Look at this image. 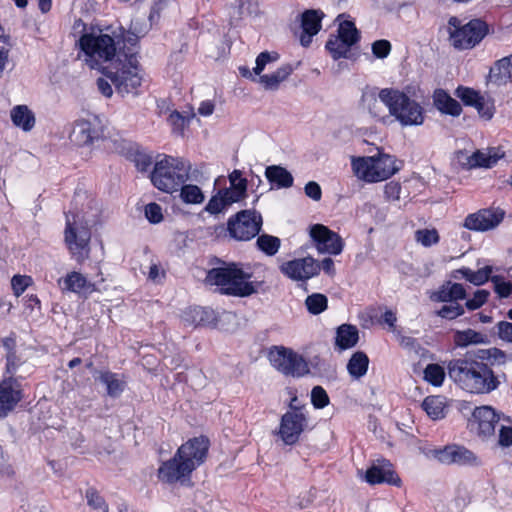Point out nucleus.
<instances>
[{
  "label": "nucleus",
  "instance_id": "nucleus-55",
  "mask_svg": "<svg viewBox=\"0 0 512 512\" xmlns=\"http://www.w3.org/2000/svg\"><path fill=\"white\" fill-rule=\"evenodd\" d=\"M329 396L322 386H315L311 391V403L316 409H323L329 404Z\"/></svg>",
  "mask_w": 512,
  "mask_h": 512
},
{
  "label": "nucleus",
  "instance_id": "nucleus-31",
  "mask_svg": "<svg viewBox=\"0 0 512 512\" xmlns=\"http://www.w3.org/2000/svg\"><path fill=\"white\" fill-rule=\"evenodd\" d=\"M265 176L271 186L277 189L290 188L294 182L292 174L280 165L266 167Z\"/></svg>",
  "mask_w": 512,
  "mask_h": 512
},
{
  "label": "nucleus",
  "instance_id": "nucleus-57",
  "mask_svg": "<svg viewBox=\"0 0 512 512\" xmlns=\"http://www.w3.org/2000/svg\"><path fill=\"white\" fill-rule=\"evenodd\" d=\"M86 499L89 506L98 509L99 512H108V506L104 499L98 494L96 489L89 488L86 490Z\"/></svg>",
  "mask_w": 512,
  "mask_h": 512
},
{
  "label": "nucleus",
  "instance_id": "nucleus-15",
  "mask_svg": "<svg viewBox=\"0 0 512 512\" xmlns=\"http://www.w3.org/2000/svg\"><path fill=\"white\" fill-rule=\"evenodd\" d=\"M429 455L441 464L461 465V466H479L481 460L472 451L460 445H447L443 448L429 451Z\"/></svg>",
  "mask_w": 512,
  "mask_h": 512
},
{
  "label": "nucleus",
  "instance_id": "nucleus-64",
  "mask_svg": "<svg viewBox=\"0 0 512 512\" xmlns=\"http://www.w3.org/2000/svg\"><path fill=\"white\" fill-rule=\"evenodd\" d=\"M498 337L508 343H512V323L500 321L496 325Z\"/></svg>",
  "mask_w": 512,
  "mask_h": 512
},
{
  "label": "nucleus",
  "instance_id": "nucleus-6",
  "mask_svg": "<svg viewBox=\"0 0 512 512\" xmlns=\"http://www.w3.org/2000/svg\"><path fill=\"white\" fill-rule=\"evenodd\" d=\"M384 105L402 127L420 126L425 121V109L403 90L382 88Z\"/></svg>",
  "mask_w": 512,
  "mask_h": 512
},
{
  "label": "nucleus",
  "instance_id": "nucleus-14",
  "mask_svg": "<svg viewBox=\"0 0 512 512\" xmlns=\"http://www.w3.org/2000/svg\"><path fill=\"white\" fill-rule=\"evenodd\" d=\"M103 134V124L98 115L87 113L74 123L70 139L78 146H87L99 140Z\"/></svg>",
  "mask_w": 512,
  "mask_h": 512
},
{
  "label": "nucleus",
  "instance_id": "nucleus-32",
  "mask_svg": "<svg viewBox=\"0 0 512 512\" xmlns=\"http://www.w3.org/2000/svg\"><path fill=\"white\" fill-rule=\"evenodd\" d=\"M369 358L363 351H356L352 354L347 363V371L354 380H359L367 374Z\"/></svg>",
  "mask_w": 512,
  "mask_h": 512
},
{
  "label": "nucleus",
  "instance_id": "nucleus-17",
  "mask_svg": "<svg viewBox=\"0 0 512 512\" xmlns=\"http://www.w3.org/2000/svg\"><path fill=\"white\" fill-rule=\"evenodd\" d=\"M280 271L293 281L306 282L319 274L320 266L314 258L308 256L284 262Z\"/></svg>",
  "mask_w": 512,
  "mask_h": 512
},
{
  "label": "nucleus",
  "instance_id": "nucleus-38",
  "mask_svg": "<svg viewBox=\"0 0 512 512\" xmlns=\"http://www.w3.org/2000/svg\"><path fill=\"white\" fill-rule=\"evenodd\" d=\"M293 72V67L290 64H285L279 67L276 71L270 74L260 75L259 82L268 90H276L280 83L285 81Z\"/></svg>",
  "mask_w": 512,
  "mask_h": 512
},
{
  "label": "nucleus",
  "instance_id": "nucleus-40",
  "mask_svg": "<svg viewBox=\"0 0 512 512\" xmlns=\"http://www.w3.org/2000/svg\"><path fill=\"white\" fill-rule=\"evenodd\" d=\"M422 408L433 420H440L446 415V402L442 396H428L422 402Z\"/></svg>",
  "mask_w": 512,
  "mask_h": 512
},
{
  "label": "nucleus",
  "instance_id": "nucleus-26",
  "mask_svg": "<svg viewBox=\"0 0 512 512\" xmlns=\"http://www.w3.org/2000/svg\"><path fill=\"white\" fill-rule=\"evenodd\" d=\"M488 80L497 86L512 82V54L494 63L490 68Z\"/></svg>",
  "mask_w": 512,
  "mask_h": 512
},
{
  "label": "nucleus",
  "instance_id": "nucleus-46",
  "mask_svg": "<svg viewBox=\"0 0 512 512\" xmlns=\"http://www.w3.org/2000/svg\"><path fill=\"white\" fill-rule=\"evenodd\" d=\"M280 239L276 236L262 234L257 238L256 245L260 251L268 256L275 255L280 248Z\"/></svg>",
  "mask_w": 512,
  "mask_h": 512
},
{
  "label": "nucleus",
  "instance_id": "nucleus-54",
  "mask_svg": "<svg viewBox=\"0 0 512 512\" xmlns=\"http://www.w3.org/2000/svg\"><path fill=\"white\" fill-rule=\"evenodd\" d=\"M444 305L437 311V315L443 319L453 320L464 314V307L458 303Z\"/></svg>",
  "mask_w": 512,
  "mask_h": 512
},
{
  "label": "nucleus",
  "instance_id": "nucleus-22",
  "mask_svg": "<svg viewBox=\"0 0 512 512\" xmlns=\"http://www.w3.org/2000/svg\"><path fill=\"white\" fill-rule=\"evenodd\" d=\"M4 357V368L2 376H16L19 368L25 363L23 356L17 349V341L15 335H10L1 341Z\"/></svg>",
  "mask_w": 512,
  "mask_h": 512
},
{
  "label": "nucleus",
  "instance_id": "nucleus-10",
  "mask_svg": "<svg viewBox=\"0 0 512 512\" xmlns=\"http://www.w3.org/2000/svg\"><path fill=\"white\" fill-rule=\"evenodd\" d=\"M297 400L296 396L291 399L289 410L282 415L277 431L279 438L288 446L295 445L308 426V415L304 406H293V402Z\"/></svg>",
  "mask_w": 512,
  "mask_h": 512
},
{
  "label": "nucleus",
  "instance_id": "nucleus-12",
  "mask_svg": "<svg viewBox=\"0 0 512 512\" xmlns=\"http://www.w3.org/2000/svg\"><path fill=\"white\" fill-rule=\"evenodd\" d=\"M262 216L256 210H242L228 221L231 237L239 241H248L259 234L262 228Z\"/></svg>",
  "mask_w": 512,
  "mask_h": 512
},
{
  "label": "nucleus",
  "instance_id": "nucleus-43",
  "mask_svg": "<svg viewBox=\"0 0 512 512\" xmlns=\"http://www.w3.org/2000/svg\"><path fill=\"white\" fill-rule=\"evenodd\" d=\"M351 45L336 36H331L325 44V48L334 60L349 58Z\"/></svg>",
  "mask_w": 512,
  "mask_h": 512
},
{
  "label": "nucleus",
  "instance_id": "nucleus-25",
  "mask_svg": "<svg viewBox=\"0 0 512 512\" xmlns=\"http://www.w3.org/2000/svg\"><path fill=\"white\" fill-rule=\"evenodd\" d=\"M59 289L63 292L75 294L91 293L95 290V285L91 283L82 273L71 271L64 277L57 280Z\"/></svg>",
  "mask_w": 512,
  "mask_h": 512
},
{
  "label": "nucleus",
  "instance_id": "nucleus-39",
  "mask_svg": "<svg viewBox=\"0 0 512 512\" xmlns=\"http://www.w3.org/2000/svg\"><path fill=\"white\" fill-rule=\"evenodd\" d=\"M213 319V311L203 307L188 308L183 313V321L187 325L202 326L207 325Z\"/></svg>",
  "mask_w": 512,
  "mask_h": 512
},
{
  "label": "nucleus",
  "instance_id": "nucleus-42",
  "mask_svg": "<svg viewBox=\"0 0 512 512\" xmlns=\"http://www.w3.org/2000/svg\"><path fill=\"white\" fill-rule=\"evenodd\" d=\"M228 178L230 182V188H227L228 192L232 193L231 196L234 199L241 201L246 197L247 179L242 177V172L237 169L233 170Z\"/></svg>",
  "mask_w": 512,
  "mask_h": 512
},
{
  "label": "nucleus",
  "instance_id": "nucleus-30",
  "mask_svg": "<svg viewBox=\"0 0 512 512\" xmlns=\"http://www.w3.org/2000/svg\"><path fill=\"white\" fill-rule=\"evenodd\" d=\"M12 123L24 132L31 131L36 123L34 112L27 105H16L10 111Z\"/></svg>",
  "mask_w": 512,
  "mask_h": 512
},
{
  "label": "nucleus",
  "instance_id": "nucleus-20",
  "mask_svg": "<svg viewBox=\"0 0 512 512\" xmlns=\"http://www.w3.org/2000/svg\"><path fill=\"white\" fill-rule=\"evenodd\" d=\"M382 89L377 87H366L361 96V108L368 112L371 117L378 121L385 122L389 117L385 113L384 100L381 97Z\"/></svg>",
  "mask_w": 512,
  "mask_h": 512
},
{
  "label": "nucleus",
  "instance_id": "nucleus-2",
  "mask_svg": "<svg viewBox=\"0 0 512 512\" xmlns=\"http://www.w3.org/2000/svg\"><path fill=\"white\" fill-rule=\"evenodd\" d=\"M209 445L208 438L204 436L194 437L183 443L171 459L159 466V481L169 485L188 483L192 472L206 460Z\"/></svg>",
  "mask_w": 512,
  "mask_h": 512
},
{
  "label": "nucleus",
  "instance_id": "nucleus-11",
  "mask_svg": "<svg viewBox=\"0 0 512 512\" xmlns=\"http://www.w3.org/2000/svg\"><path fill=\"white\" fill-rule=\"evenodd\" d=\"M268 359L273 368L285 376L302 377L310 372L306 360L290 348L272 346Z\"/></svg>",
  "mask_w": 512,
  "mask_h": 512
},
{
  "label": "nucleus",
  "instance_id": "nucleus-21",
  "mask_svg": "<svg viewBox=\"0 0 512 512\" xmlns=\"http://www.w3.org/2000/svg\"><path fill=\"white\" fill-rule=\"evenodd\" d=\"M324 13L321 10L308 9L300 15L301 29L299 40L303 47H308L312 38L318 34L322 27Z\"/></svg>",
  "mask_w": 512,
  "mask_h": 512
},
{
  "label": "nucleus",
  "instance_id": "nucleus-59",
  "mask_svg": "<svg viewBox=\"0 0 512 512\" xmlns=\"http://www.w3.org/2000/svg\"><path fill=\"white\" fill-rule=\"evenodd\" d=\"M32 278L27 275H14L11 280L13 292L16 296H20L32 284Z\"/></svg>",
  "mask_w": 512,
  "mask_h": 512
},
{
  "label": "nucleus",
  "instance_id": "nucleus-3",
  "mask_svg": "<svg viewBox=\"0 0 512 512\" xmlns=\"http://www.w3.org/2000/svg\"><path fill=\"white\" fill-rule=\"evenodd\" d=\"M252 273L245 271L240 263L221 262V266L210 269L205 283L216 286L223 295L248 297L258 292L262 281H252Z\"/></svg>",
  "mask_w": 512,
  "mask_h": 512
},
{
  "label": "nucleus",
  "instance_id": "nucleus-36",
  "mask_svg": "<svg viewBox=\"0 0 512 512\" xmlns=\"http://www.w3.org/2000/svg\"><path fill=\"white\" fill-rule=\"evenodd\" d=\"M453 341L457 347L464 348L469 345L485 344L488 342V337L473 329L457 330L453 334Z\"/></svg>",
  "mask_w": 512,
  "mask_h": 512
},
{
  "label": "nucleus",
  "instance_id": "nucleus-8",
  "mask_svg": "<svg viewBox=\"0 0 512 512\" xmlns=\"http://www.w3.org/2000/svg\"><path fill=\"white\" fill-rule=\"evenodd\" d=\"M191 165L189 161L172 156H165L157 161L150 174L152 184L166 193L179 190L182 184L189 179Z\"/></svg>",
  "mask_w": 512,
  "mask_h": 512
},
{
  "label": "nucleus",
  "instance_id": "nucleus-60",
  "mask_svg": "<svg viewBox=\"0 0 512 512\" xmlns=\"http://www.w3.org/2000/svg\"><path fill=\"white\" fill-rule=\"evenodd\" d=\"M144 212L147 220L152 224H158L163 220L162 208L155 202L147 204Z\"/></svg>",
  "mask_w": 512,
  "mask_h": 512
},
{
  "label": "nucleus",
  "instance_id": "nucleus-19",
  "mask_svg": "<svg viewBox=\"0 0 512 512\" xmlns=\"http://www.w3.org/2000/svg\"><path fill=\"white\" fill-rule=\"evenodd\" d=\"M364 480L370 485L386 483L398 487L401 484V479L393 469V465L386 459H378L368 468Z\"/></svg>",
  "mask_w": 512,
  "mask_h": 512
},
{
  "label": "nucleus",
  "instance_id": "nucleus-52",
  "mask_svg": "<svg viewBox=\"0 0 512 512\" xmlns=\"http://www.w3.org/2000/svg\"><path fill=\"white\" fill-rule=\"evenodd\" d=\"M455 95L463 102L464 105L473 107L477 101L481 100L482 94L473 88L459 86L455 90Z\"/></svg>",
  "mask_w": 512,
  "mask_h": 512
},
{
  "label": "nucleus",
  "instance_id": "nucleus-9",
  "mask_svg": "<svg viewBox=\"0 0 512 512\" xmlns=\"http://www.w3.org/2000/svg\"><path fill=\"white\" fill-rule=\"evenodd\" d=\"M448 29L451 44L459 50L474 48L488 33L487 24L480 19H472L466 24H461L457 17H450Z\"/></svg>",
  "mask_w": 512,
  "mask_h": 512
},
{
  "label": "nucleus",
  "instance_id": "nucleus-27",
  "mask_svg": "<svg viewBox=\"0 0 512 512\" xmlns=\"http://www.w3.org/2000/svg\"><path fill=\"white\" fill-rule=\"evenodd\" d=\"M359 341V331L356 326L342 324L336 329L335 350L342 352L351 349Z\"/></svg>",
  "mask_w": 512,
  "mask_h": 512
},
{
  "label": "nucleus",
  "instance_id": "nucleus-50",
  "mask_svg": "<svg viewBox=\"0 0 512 512\" xmlns=\"http://www.w3.org/2000/svg\"><path fill=\"white\" fill-rule=\"evenodd\" d=\"M491 282L499 298L512 297V280H507L501 275H495L491 277Z\"/></svg>",
  "mask_w": 512,
  "mask_h": 512
},
{
  "label": "nucleus",
  "instance_id": "nucleus-61",
  "mask_svg": "<svg viewBox=\"0 0 512 512\" xmlns=\"http://www.w3.org/2000/svg\"><path fill=\"white\" fill-rule=\"evenodd\" d=\"M372 53L376 58L384 59L391 52V44L388 40H376L372 43Z\"/></svg>",
  "mask_w": 512,
  "mask_h": 512
},
{
  "label": "nucleus",
  "instance_id": "nucleus-28",
  "mask_svg": "<svg viewBox=\"0 0 512 512\" xmlns=\"http://www.w3.org/2000/svg\"><path fill=\"white\" fill-rule=\"evenodd\" d=\"M432 98L435 108L442 114L458 117L462 113L460 103L452 98L445 90L436 89Z\"/></svg>",
  "mask_w": 512,
  "mask_h": 512
},
{
  "label": "nucleus",
  "instance_id": "nucleus-35",
  "mask_svg": "<svg viewBox=\"0 0 512 512\" xmlns=\"http://www.w3.org/2000/svg\"><path fill=\"white\" fill-rule=\"evenodd\" d=\"M231 195L232 193L228 192V189H220L216 195L210 198L205 207V211L210 214H218L226 210L233 203L239 202Z\"/></svg>",
  "mask_w": 512,
  "mask_h": 512
},
{
  "label": "nucleus",
  "instance_id": "nucleus-37",
  "mask_svg": "<svg viewBox=\"0 0 512 512\" xmlns=\"http://www.w3.org/2000/svg\"><path fill=\"white\" fill-rule=\"evenodd\" d=\"M374 169L377 182H379L390 178L399 170V167L396 165L394 157L383 154L375 158Z\"/></svg>",
  "mask_w": 512,
  "mask_h": 512
},
{
  "label": "nucleus",
  "instance_id": "nucleus-18",
  "mask_svg": "<svg viewBox=\"0 0 512 512\" xmlns=\"http://www.w3.org/2000/svg\"><path fill=\"white\" fill-rule=\"evenodd\" d=\"M310 236L316 242V248L320 253L339 255L343 251L342 238L322 224L313 225Z\"/></svg>",
  "mask_w": 512,
  "mask_h": 512
},
{
  "label": "nucleus",
  "instance_id": "nucleus-16",
  "mask_svg": "<svg viewBox=\"0 0 512 512\" xmlns=\"http://www.w3.org/2000/svg\"><path fill=\"white\" fill-rule=\"evenodd\" d=\"M504 217L505 211L499 207L480 209L467 215L463 226L468 230L484 232L496 228Z\"/></svg>",
  "mask_w": 512,
  "mask_h": 512
},
{
  "label": "nucleus",
  "instance_id": "nucleus-48",
  "mask_svg": "<svg viewBox=\"0 0 512 512\" xmlns=\"http://www.w3.org/2000/svg\"><path fill=\"white\" fill-rule=\"evenodd\" d=\"M305 306L310 314L318 315L327 309L328 299L324 294L313 293L306 298Z\"/></svg>",
  "mask_w": 512,
  "mask_h": 512
},
{
  "label": "nucleus",
  "instance_id": "nucleus-51",
  "mask_svg": "<svg viewBox=\"0 0 512 512\" xmlns=\"http://www.w3.org/2000/svg\"><path fill=\"white\" fill-rule=\"evenodd\" d=\"M473 107L477 110L480 118L485 121L491 120L495 114L494 101L484 95L481 96V100L477 101Z\"/></svg>",
  "mask_w": 512,
  "mask_h": 512
},
{
  "label": "nucleus",
  "instance_id": "nucleus-45",
  "mask_svg": "<svg viewBox=\"0 0 512 512\" xmlns=\"http://www.w3.org/2000/svg\"><path fill=\"white\" fill-rule=\"evenodd\" d=\"M341 40H345L351 46L355 45L360 40V34L355 24L352 21L345 20L339 24L337 35Z\"/></svg>",
  "mask_w": 512,
  "mask_h": 512
},
{
  "label": "nucleus",
  "instance_id": "nucleus-41",
  "mask_svg": "<svg viewBox=\"0 0 512 512\" xmlns=\"http://www.w3.org/2000/svg\"><path fill=\"white\" fill-rule=\"evenodd\" d=\"M475 358L488 364V367L501 366L506 363L507 357L504 351L499 348L491 347L487 349H479L474 354Z\"/></svg>",
  "mask_w": 512,
  "mask_h": 512
},
{
  "label": "nucleus",
  "instance_id": "nucleus-7",
  "mask_svg": "<svg viewBox=\"0 0 512 512\" xmlns=\"http://www.w3.org/2000/svg\"><path fill=\"white\" fill-rule=\"evenodd\" d=\"M118 37L100 31L83 33L79 38V47L84 61L91 69H99L103 63L110 64L117 58Z\"/></svg>",
  "mask_w": 512,
  "mask_h": 512
},
{
  "label": "nucleus",
  "instance_id": "nucleus-47",
  "mask_svg": "<svg viewBox=\"0 0 512 512\" xmlns=\"http://www.w3.org/2000/svg\"><path fill=\"white\" fill-rule=\"evenodd\" d=\"M113 37H118L117 40H119V45L117 46L118 53H120L122 51L123 52L133 51V52H135V55L137 56V43L139 40V36L135 32L129 30L125 34L123 32L120 34H114Z\"/></svg>",
  "mask_w": 512,
  "mask_h": 512
},
{
  "label": "nucleus",
  "instance_id": "nucleus-23",
  "mask_svg": "<svg viewBox=\"0 0 512 512\" xmlns=\"http://www.w3.org/2000/svg\"><path fill=\"white\" fill-rule=\"evenodd\" d=\"M473 419L477 423L478 434L484 438L495 435L496 427H499L500 415L491 406L476 407L473 411Z\"/></svg>",
  "mask_w": 512,
  "mask_h": 512
},
{
  "label": "nucleus",
  "instance_id": "nucleus-4",
  "mask_svg": "<svg viewBox=\"0 0 512 512\" xmlns=\"http://www.w3.org/2000/svg\"><path fill=\"white\" fill-rule=\"evenodd\" d=\"M103 74L112 82L118 94L138 95L142 75L135 52H120L117 58L104 68Z\"/></svg>",
  "mask_w": 512,
  "mask_h": 512
},
{
  "label": "nucleus",
  "instance_id": "nucleus-44",
  "mask_svg": "<svg viewBox=\"0 0 512 512\" xmlns=\"http://www.w3.org/2000/svg\"><path fill=\"white\" fill-rule=\"evenodd\" d=\"M178 191H180V199L185 204L197 205L203 203L205 199L203 191L197 185L184 183Z\"/></svg>",
  "mask_w": 512,
  "mask_h": 512
},
{
  "label": "nucleus",
  "instance_id": "nucleus-33",
  "mask_svg": "<svg viewBox=\"0 0 512 512\" xmlns=\"http://www.w3.org/2000/svg\"><path fill=\"white\" fill-rule=\"evenodd\" d=\"M466 296V290L462 284L448 281L439 289L437 300L440 302L457 303L458 300L466 299Z\"/></svg>",
  "mask_w": 512,
  "mask_h": 512
},
{
  "label": "nucleus",
  "instance_id": "nucleus-63",
  "mask_svg": "<svg viewBox=\"0 0 512 512\" xmlns=\"http://www.w3.org/2000/svg\"><path fill=\"white\" fill-rule=\"evenodd\" d=\"M498 430V445L510 447L512 445V427L500 424Z\"/></svg>",
  "mask_w": 512,
  "mask_h": 512
},
{
  "label": "nucleus",
  "instance_id": "nucleus-13",
  "mask_svg": "<svg viewBox=\"0 0 512 512\" xmlns=\"http://www.w3.org/2000/svg\"><path fill=\"white\" fill-rule=\"evenodd\" d=\"M21 376H2L0 380V417H6L25 398L27 384Z\"/></svg>",
  "mask_w": 512,
  "mask_h": 512
},
{
  "label": "nucleus",
  "instance_id": "nucleus-62",
  "mask_svg": "<svg viewBox=\"0 0 512 512\" xmlns=\"http://www.w3.org/2000/svg\"><path fill=\"white\" fill-rule=\"evenodd\" d=\"M492 270L493 269L491 266H485L483 268L478 269L477 271L473 270L471 283L476 286L485 284L489 279L491 280Z\"/></svg>",
  "mask_w": 512,
  "mask_h": 512
},
{
  "label": "nucleus",
  "instance_id": "nucleus-56",
  "mask_svg": "<svg viewBox=\"0 0 512 512\" xmlns=\"http://www.w3.org/2000/svg\"><path fill=\"white\" fill-rule=\"evenodd\" d=\"M279 55L276 52H261L256 58V65L253 68V73L255 75H261L262 71L265 69L266 65L271 62L277 61Z\"/></svg>",
  "mask_w": 512,
  "mask_h": 512
},
{
  "label": "nucleus",
  "instance_id": "nucleus-5",
  "mask_svg": "<svg viewBox=\"0 0 512 512\" xmlns=\"http://www.w3.org/2000/svg\"><path fill=\"white\" fill-rule=\"evenodd\" d=\"M91 226L82 212L65 214L64 243L71 256L78 264H83L90 257Z\"/></svg>",
  "mask_w": 512,
  "mask_h": 512
},
{
  "label": "nucleus",
  "instance_id": "nucleus-29",
  "mask_svg": "<svg viewBox=\"0 0 512 512\" xmlns=\"http://www.w3.org/2000/svg\"><path fill=\"white\" fill-rule=\"evenodd\" d=\"M374 164L375 157H353L351 160V166L355 176L369 183L377 182Z\"/></svg>",
  "mask_w": 512,
  "mask_h": 512
},
{
  "label": "nucleus",
  "instance_id": "nucleus-34",
  "mask_svg": "<svg viewBox=\"0 0 512 512\" xmlns=\"http://www.w3.org/2000/svg\"><path fill=\"white\" fill-rule=\"evenodd\" d=\"M99 379L106 386L107 394L112 398L119 397L125 390L126 381L118 373L105 371L101 373Z\"/></svg>",
  "mask_w": 512,
  "mask_h": 512
},
{
  "label": "nucleus",
  "instance_id": "nucleus-58",
  "mask_svg": "<svg viewBox=\"0 0 512 512\" xmlns=\"http://www.w3.org/2000/svg\"><path fill=\"white\" fill-rule=\"evenodd\" d=\"M490 296V292L484 289L477 290L471 299H468L465 306L468 310L474 311L481 308Z\"/></svg>",
  "mask_w": 512,
  "mask_h": 512
},
{
  "label": "nucleus",
  "instance_id": "nucleus-24",
  "mask_svg": "<svg viewBox=\"0 0 512 512\" xmlns=\"http://www.w3.org/2000/svg\"><path fill=\"white\" fill-rule=\"evenodd\" d=\"M504 156L505 152L501 147H490L485 151L476 150L473 154L466 157V162L462 165L466 169L492 168Z\"/></svg>",
  "mask_w": 512,
  "mask_h": 512
},
{
  "label": "nucleus",
  "instance_id": "nucleus-1",
  "mask_svg": "<svg viewBox=\"0 0 512 512\" xmlns=\"http://www.w3.org/2000/svg\"><path fill=\"white\" fill-rule=\"evenodd\" d=\"M450 379L462 390L476 395L497 390L505 375L496 373L487 363L479 361L471 353L452 359L447 364Z\"/></svg>",
  "mask_w": 512,
  "mask_h": 512
},
{
  "label": "nucleus",
  "instance_id": "nucleus-49",
  "mask_svg": "<svg viewBox=\"0 0 512 512\" xmlns=\"http://www.w3.org/2000/svg\"><path fill=\"white\" fill-rule=\"evenodd\" d=\"M424 379L433 386H441L445 379L444 368L439 364H428L424 370Z\"/></svg>",
  "mask_w": 512,
  "mask_h": 512
},
{
  "label": "nucleus",
  "instance_id": "nucleus-53",
  "mask_svg": "<svg viewBox=\"0 0 512 512\" xmlns=\"http://www.w3.org/2000/svg\"><path fill=\"white\" fill-rule=\"evenodd\" d=\"M415 237L417 242L421 243L424 247H430L439 242V235L435 229L417 230Z\"/></svg>",
  "mask_w": 512,
  "mask_h": 512
}]
</instances>
